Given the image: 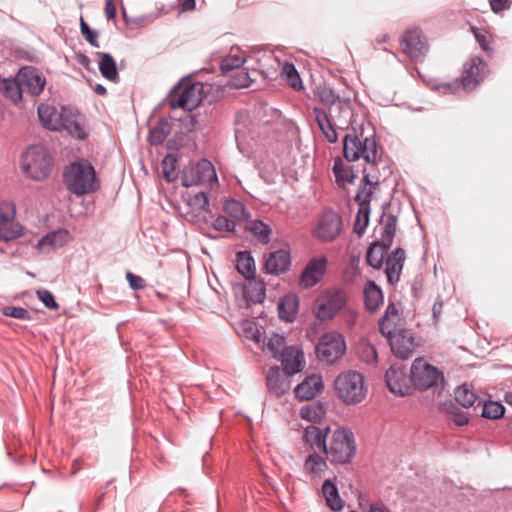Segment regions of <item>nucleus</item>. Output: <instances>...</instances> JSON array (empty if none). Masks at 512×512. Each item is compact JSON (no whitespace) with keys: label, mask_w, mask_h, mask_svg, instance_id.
Returning a JSON list of instances; mask_svg holds the SVG:
<instances>
[{"label":"nucleus","mask_w":512,"mask_h":512,"mask_svg":"<svg viewBox=\"0 0 512 512\" xmlns=\"http://www.w3.org/2000/svg\"><path fill=\"white\" fill-rule=\"evenodd\" d=\"M287 374L283 373L279 367H270L266 376L267 388L271 395L280 398L288 392L291 386Z\"/></svg>","instance_id":"obj_24"},{"label":"nucleus","mask_w":512,"mask_h":512,"mask_svg":"<svg viewBox=\"0 0 512 512\" xmlns=\"http://www.w3.org/2000/svg\"><path fill=\"white\" fill-rule=\"evenodd\" d=\"M283 367V373L288 376L299 373L303 368V352L295 346L285 347L279 358Z\"/></svg>","instance_id":"obj_28"},{"label":"nucleus","mask_w":512,"mask_h":512,"mask_svg":"<svg viewBox=\"0 0 512 512\" xmlns=\"http://www.w3.org/2000/svg\"><path fill=\"white\" fill-rule=\"evenodd\" d=\"M315 122L321 131L325 140L329 143H336L338 141V133L336 126L339 128L335 118L331 116L324 108L315 106L312 109Z\"/></svg>","instance_id":"obj_22"},{"label":"nucleus","mask_w":512,"mask_h":512,"mask_svg":"<svg viewBox=\"0 0 512 512\" xmlns=\"http://www.w3.org/2000/svg\"><path fill=\"white\" fill-rule=\"evenodd\" d=\"M186 205L189 210L184 213V218L189 222H198L199 217L203 213L210 211L209 197L207 193L203 191L190 195L186 201Z\"/></svg>","instance_id":"obj_23"},{"label":"nucleus","mask_w":512,"mask_h":512,"mask_svg":"<svg viewBox=\"0 0 512 512\" xmlns=\"http://www.w3.org/2000/svg\"><path fill=\"white\" fill-rule=\"evenodd\" d=\"M181 181L184 187L201 185L212 188L218 183V178L212 162L201 159L195 165L183 169Z\"/></svg>","instance_id":"obj_11"},{"label":"nucleus","mask_w":512,"mask_h":512,"mask_svg":"<svg viewBox=\"0 0 512 512\" xmlns=\"http://www.w3.org/2000/svg\"><path fill=\"white\" fill-rule=\"evenodd\" d=\"M343 155L348 162L363 159V181L377 186L392 173L386 161L377 158V143L373 136L363 137L356 133H348L343 139Z\"/></svg>","instance_id":"obj_1"},{"label":"nucleus","mask_w":512,"mask_h":512,"mask_svg":"<svg viewBox=\"0 0 512 512\" xmlns=\"http://www.w3.org/2000/svg\"><path fill=\"white\" fill-rule=\"evenodd\" d=\"M251 79L248 72L237 71L235 75H232L231 86L234 88H244L250 85Z\"/></svg>","instance_id":"obj_58"},{"label":"nucleus","mask_w":512,"mask_h":512,"mask_svg":"<svg viewBox=\"0 0 512 512\" xmlns=\"http://www.w3.org/2000/svg\"><path fill=\"white\" fill-rule=\"evenodd\" d=\"M327 469L326 460L318 452H311L303 463V472L312 480L320 479Z\"/></svg>","instance_id":"obj_30"},{"label":"nucleus","mask_w":512,"mask_h":512,"mask_svg":"<svg viewBox=\"0 0 512 512\" xmlns=\"http://www.w3.org/2000/svg\"><path fill=\"white\" fill-rule=\"evenodd\" d=\"M282 75L287 85L296 91L303 89V83L295 66L291 63H285L282 68Z\"/></svg>","instance_id":"obj_48"},{"label":"nucleus","mask_w":512,"mask_h":512,"mask_svg":"<svg viewBox=\"0 0 512 512\" xmlns=\"http://www.w3.org/2000/svg\"><path fill=\"white\" fill-rule=\"evenodd\" d=\"M2 314L20 320H31L30 312L23 307L6 306L2 309Z\"/></svg>","instance_id":"obj_56"},{"label":"nucleus","mask_w":512,"mask_h":512,"mask_svg":"<svg viewBox=\"0 0 512 512\" xmlns=\"http://www.w3.org/2000/svg\"><path fill=\"white\" fill-rule=\"evenodd\" d=\"M37 297L45 305V307L53 310L58 308V303L50 291L45 289L38 290Z\"/></svg>","instance_id":"obj_59"},{"label":"nucleus","mask_w":512,"mask_h":512,"mask_svg":"<svg viewBox=\"0 0 512 512\" xmlns=\"http://www.w3.org/2000/svg\"><path fill=\"white\" fill-rule=\"evenodd\" d=\"M486 63L479 57L472 58L464 65L460 82L463 89L471 91L483 81L486 71Z\"/></svg>","instance_id":"obj_17"},{"label":"nucleus","mask_w":512,"mask_h":512,"mask_svg":"<svg viewBox=\"0 0 512 512\" xmlns=\"http://www.w3.org/2000/svg\"><path fill=\"white\" fill-rule=\"evenodd\" d=\"M15 205L0 202V240L11 241L23 235V227L14 223Z\"/></svg>","instance_id":"obj_16"},{"label":"nucleus","mask_w":512,"mask_h":512,"mask_svg":"<svg viewBox=\"0 0 512 512\" xmlns=\"http://www.w3.org/2000/svg\"><path fill=\"white\" fill-rule=\"evenodd\" d=\"M346 352L344 337L335 332L322 335L316 346L317 358L326 364H333Z\"/></svg>","instance_id":"obj_12"},{"label":"nucleus","mask_w":512,"mask_h":512,"mask_svg":"<svg viewBox=\"0 0 512 512\" xmlns=\"http://www.w3.org/2000/svg\"><path fill=\"white\" fill-rule=\"evenodd\" d=\"M0 92L13 104L21 102L23 91L18 75L15 78L2 79L0 81Z\"/></svg>","instance_id":"obj_33"},{"label":"nucleus","mask_w":512,"mask_h":512,"mask_svg":"<svg viewBox=\"0 0 512 512\" xmlns=\"http://www.w3.org/2000/svg\"><path fill=\"white\" fill-rule=\"evenodd\" d=\"M245 63V58L239 54H229L224 57L220 63L222 73L226 74L235 69H239Z\"/></svg>","instance_id":"obj_52"},{"label":"nucleus","mask_w":512,"mask_h":512,"mask_svg":"<svg viewBox=\"0 0 512 512\" xmlns=\"http://www.w3.org/2000/svg\"><path fill=\"white\" fill-rule=\"evenodd\" d=\"M507 2L508 0H491L490 6L495 13H498L505 8Z\"/></svg>","instance_id":"obj_64"},{"label":"nucleus","mask_w":512,"mask_h":512,"mask_svg":"<svg viewBox=\"0 0 512 512\" xmlns=\"http://www.w3.org/2000/svg\"><path fill=\"white\" fill-rule=\"evenodd\" d=\"M410 381L420 391L432 390L433 393L441 394L445 388L443 371L422 358L413 361Z\"/></svg>","instance_id":"obj_5"},{"label":"nucleus","mask_w":512,"mask_h":512,"mask_svg":"<svg viewBox=\"0 0 512 512\" xmlns=\"http://www.w3.org/2000/svg\"><path fill=\"white\" fill-rule=\"evenodd\" d=\"M405 259V250L400 247L393 250L387 256L385 273L387 276V280L391 285H394L399 282Z\"/></svg>","instance_id":"obj_27"},{"label":"nucleus","mask_w":512,"mask_h":512,"mask_svg":"<svg viewBox=\"0 0 512 512\" xmlns=\"http://www.w3.org/2000/svg\"><path fill=\"white\" fill-rule=\"evenodd\" d=\"M342 218L334 210H325L318 219L313 235L323 243L333 242L341 233Z\"/></svg>","instance_id":"obj_13"},{"label":"nucleus","mask_w":512,"mask_h":512,"mask_svg":"<svg viewBox=\"0 0 512 512\" xmlns=\"http://www.w3.org/2000/svg\"><path fill=\"white\" fill-rule=\"evenodd\" d=\"M51 153L42 145L29 146L20 156V169L26 178L34 181L47 179L53 170Z\"/></svg>","instance_id":"obj_3"},{"label":"nucleus","mask_w":512,"mask_h":512,"mask_svg":"<svg viewBox=\"0 0 512 512\" xmlns=\"http://www.w3.org/2000/svg\"><path fill=\"white\" fill-rule=\"evenodd\" d=\"M315 97L328 108V113L335 118L339 129L347 128L351 123L353 111L349 99H342L333 88L319 84L314 89Z\"/></svg>","instance_id":"obj_4"},{"label":"nucleus","mask_w":512,"mask_h":512,"mask_svg":"<svg viewBox=\"0 0 512 512\" xmlns=\"http://www.w3.org/2000/svg\"><path fill=\"white\" fill-rule=\"evenodd\" d=\"M471 30L474 34V37H475L477 43L480 45V47L485 52H489L491 49H490L489 41L487 40L485 31H483L477 27H474V26L471 27Z\"/></svg>","instance_id":"obj_60"},{"label":"nucleus","mask_w":512,"mask_h":512,"mask_svg":"<svg viewBox=\"0 0 512 512\" xmlns=\"http://www.w3.org/2000/svg\"><path fill=\"white\" fill-rule=\"evenodd\" d=\"M236 268L237 271L245 278L250 279L255 277L256 267L255 261L249 251H239L236 254Z\"/></svg>","instance_id":"obj_37"},{"label":"nucleus","mask_w":512,"mask_h":512,"mask_svg":"<svg viewBox=\"0 0 512 512\" xmlns=\"http://www.w3.org/2000/svg\"><path fill=\"white\" fill-rule=\"evenodd\" d=\"M212 226L215 230L220 232H233L235 230L236 224L234 220L219 215L213 220Z\"/></svg>","instance_id":"obj_57"},{"label":"nucleus","mask_w":512,"mask_h":512,"mask_svg":"<svg viewBox=\"0 0 512 512\" xmlns=\"http://www.w3.org/2000/svg\"><path fill=\"white\" fill-rule=\"evenodd\" d=\"M291 265V254L288 248H282L264 256L265 272L280 275L287 272Z\"/></svg>","instance_id":"obj_21"},{"label":"nucleus","mask_w":512,"mask_h":512,"mask_svg":"<svg viewBox=\"0 0 512 512\" xmlns=\"http://www.w3.org/2000/svg\"><path fill=\"white\" fill-rule=\"evenodd\" d=\"M299 308L298 297L294 294H288L280 298L278 303V313L282 320L292 322L295 320Z\"/></svg>","instance_id":"obj_32"},{"label":"nucleus","mask_w":512,"mask_h":512,"mask_svg":"<svg viewBox=\"0 0 512 512\" xmlns=\"http://www.w3.org/2000/svg\"><path fill=\"white\" fill-rule=\"evenodd\" d=\"M443 410L449 415V420L457 426L467 425L469 422V414L465 413L453 402H446Z\"/></svg>","instance_id":"obj_47"},{"label":"nucleus","mask_w":512,"mask_h":512,"mask_svg":"<svg viewBox=\"0 0 512 512\" xmlns=\"http://www.w3.org/2000/svg\"><path fill=\"white\" fill-rule=\"evenodd\" d=\"M356 453L353 432L345 427L337 428L327 443L324 454L334 464L350 463Z\"/></svg>","instance_id":"obj_7"},{"label":"nucleus","mask_w":512,"mask_h":512,"mask_svg":"<svg viewBox=\"0 0 512 512\" xmlns=\"http://www.w3.org/2000/svg\"><path fill=\"white\" fill-rule=\"evenodd\" d=\"M399 318V310L395 303H390L379 321V328L382 334H391L395 329V321Z\"/></svg>","instance_id":"obj_43"},{"label":"nucleus","mask_w":512,"mask_h":512,"mask_svg":"<svg viewBox=\"0 0 512 512\" xmlns=\"http://www.w3.org/2000/svg\"><path fill=\"white\" fill-rule=\"evenodd\" d=\"M330 432V427L326 426L321 429L315 425H308L303 434V441L309 447L311 452L326 451L327 447V434Z\"/></svg>","instance_id":"obj_25"},{"label":"nucleus","mask_w":512,"mask_h":512,"mask_svg":"<svg viewBox=\"0 0 512 512\" xmlns=\"http://www.w3.org/2000/svg\"><path fill=\"white\" fill-rule=\"evenodd\" d=\"M202 89L203 86L200 83L190 81L179 83L169 94L170 108L192 111L202 101Z\"/></svg>","instance_id":"obj_10"},{"label":"nucleus","mask_w":512,"mask_h":512,"mask_svg":"<svg viewBox=\"0 0 512 512\" xmlns=\"http://www.w3.org/2000/svg\"><path fill=\"white\" fill-rule=\"evenodd\" d=\"M74 113L71 109H67L65 117L62 119L61 130L67 131V133L75 139L84 140L88 133L84 126L74 118Z\"/></svg>","instance_id":"obj_35"},{"label":"nucleus","mask_w":512,"mask_h":512,"mask_svg":"<svg viewBox=\"0 0 512 512\" xmlns=\"http://www.w3.org/2000/svg\"><path fill=\"white\" fill-rule=\"evenodd\" d=\"M21 83L23 93L31 96H39L45 87L46 79L34 67L26 66L19 70L17 73Z\"/></svg>","instance_id":"obj_18"},{"label":"nucleus","mask_w":512,"mask_h":512,"mask_svg":"<svg viewBox=\"0 0 512 512\" xmlns=\"http://www.w3.org/2000/svg\"><path fill=\"white\" fill-rule=\"evenodd\" d=\"M284 345L285 338L279 334L274 333L268 338L264 350L271 352L275 359H279L282 353L281 350L284 349Z\"/></svg>","instance_id":"obj_53"},{"label":"nucleus","mask_w":512,"mask_h":512,"mask_svg":"<svg viewBox=\"0 0 512 512\" xmlns=\"http://www.w3.org/2000/svg\"><path fill=\"white\" fill-rule=\"evenodd\" d=\"M347 304V294L342 288L323 291L315 300L313 313L320 321L333 319Z\"/></svg>","instance_id":"obj_9"},{"label":"nucleus","mask_w":512,"mask_h":512,"mask_svg":"<svg viewBox=\"0 0 512 512\" xmlns=\"http://www.w3.org/2000/svg\"><path fill=\"white\" fill-rule=\"evenodd\" d=\"M381 223V239L373 242L369 246L366 255L367 264L377 270L382 268L387 250L392 246L396 232L397 217L393 214L383 212Z\"/></svg>","instance_id":"obj_6"},{"label":"nucleus","mask_w":512,"mask_h":512,"mask_svg":"<svg viewBox=\"0 0 512 512\" xmlns=\"http://www.w3.org/2000/svg\"><path fill=\"white\" fill-rule=\"evenodd\" d=\"M223 210L232 220L243 221L250 216L244 204L236 199L226 200L223 204Z\"/></svg>","instance_id":"obj_45"},{"label":"nucleus","mask_w":512,"mask_h":512,"mask_svg":"<svg viewBox=\"0 0 512 512\" xmlns=\"http://www.w3.org/2000/svg\"><path fill=\"white\" fill-rule=\"evenodd\" d=\"M126 278L129 282L131 289L133 290H140L143 289L145 286L144 279L140 276L133 274L132 272H127Z\"/></svg>","instance_id":"obj_61"},{"label":"nucleus","mask_w":512,"mask_h":512,"mask_svg":"<svg viewBox=\"0 0 512 512\" xmlns=\"http://www.w3.org/2000/svg\"><path fill=\"white\" fill-rule=\"evenodd\" d=\"M80 30L85 38V40L93 47L99 48L98 41V32L90 28V26L84 21L83 18L80 19Z\"/></svg>","instance_id":"obj_54"},{"label":"nucleus","mask_w":512,"mask_h":512,"mask_svg":"<svg viewBox=\"0 0 512 512\" xmlns=\"http://www.w3.org/2000/svg\"><path fill=\"white\" fill-rule=\"evenodd\" d=\"M38 117L42 125L52 131H61L62 119L65 117L67 108L63 107L61 112H58L56 107L48 104H40L38 106Z\"/></svg>","instance_id":"obj_26"},{"label":"nucleus","mask_w":512,"mask_h":512,"mask_svg":"<svg viewBox=\"0 0 512 512\" xmlns=\"http://www.w3.org/2000/svg\"><path fill=\"white\" fill-rule=\"evenodd\" d=\"M171 132V124L166 119H160L150 130L148 141L151 145L162 144Z\"/></svg>","instance_id":"obj_41"},{"label":"nucleus","mask_w":512,"mask_h":512,"mask_svg":"<svg viewBox=\"0 0 512 512\" xmlns=\"http://www.w3.org/2000/svg\"><path fill=\"white\" fill-rule=\"evenodd\" d=\"M389 340L391 350L400 359L406 360L412 357L415 350L414 335L410 330L397 329L391 334H383Z\"/></svg>","instance_id":"obj_15"},{"label":"nucleus","mask_w":512,"mask_h":512,"mask_svg":"<svg viewBox=\"0 0 512 512\" xmlns=\"http://www.w3.org/2000/svg\"><path fill=\"white\" fill-rule=\"evenodd\" d=\"M356 354L360 361L368 365H375L378 361L376 348L365 339H362L357 343Z\"/></svg>","instance_id":"obj_42"},{"label":"nucleus","mask_w":512,"mask_h":512,"mask_svg":"<svg viewBox=\"0 0 512 512\" xmlns=\"http://www.w3.org/2000/svg\"><path fill=\"white\" fill-rule=\"evenodd\" d=\"M104 13L108 20H112L115 18L116 6H115L113 0H105Z\"/></svg>","instance_id":"obj_62"},{"label":"nucleus","mask_w":512,"mask_h":512,"mask_svg":"<svg viewBox=\"0 0 512 512\" xmlns=\"http://www.w3.org/2000/svg\"><path fill=\"white\" fill-rule=\"evenodd\" d=\"M96 55L100 58L99 71L101 75L111 82H119L117 65L113 56L107 52H97Z\"/></svg>","instance_id":"obj_34"},{"label":"nucleus","mask_w":512,"mask_h":512,"mask_svg":"<svg viewBox=\"0 0 512 512\" xmlns=\"http://www.w3.org/2000/svg\"><path fill=\"white\" fill-rule=\"evenodd\" d=\"M327 263L328 261L325 256L315 257L309 260L300 275V285L303 288H311L318 284L326 272Z\"/></svg>","instance_id":"obj_20"},{"label":"nucleus","mask_w":512,"mask_h":512,"mask_svg":"<svg viewBox=\"0 0 512 512\" xmlns=\"http://www.w3.org/2000/svg\"><path fill=\"white\" fill-rule=\"evenodd\" d=\"M335 390L344 403L354 405L365 399L368 386L362 374L356 371H347L339 374L336 378Z\"/></svg>","instance_id":"obj_8"},{"label":"nucleus","mask_w":512,"mask_h":512,"mask_svg":"<svg viewBox=\"0 0 512 512\" xmlns=\"http://www.w3.org/2000/svg\"><path fill=\"white\" fill-rule=\"evenodd\" d=\"M443 308V301L440 299H437L433 305L432 312H433V318L435 321H438Z\"/></svg>","instance_id":"obj_63"},{"label":"nucleus","mask_w":512,"mask_h":512,"mask_svg":"<svg viewBox=\"0 0 512 512\" xmlns=\"http://www.w3.org/2000/svg\"><path fill=\"white\" fill-rule=\"evenodd\" d=\"M324 414V407L319 402L305 405L300 409V416L310 422L320 421Z\"/></svg>","instance_id":"obj_50"},{"label":"nucleus","mask_w":512,"mask_h":512,"mask_svg":"<svg viewBox=\"0 0 512 512\" xmlns=\"http://www.w3.org/2000/svg\"><path fill=\"white\" fill-rule=\"evenodd\" d=\"M370 204L369 199L359 202V208L354 222L353 230L358 236H362L369 224Z\"/></svg>","instance_id":"obj_40"},{"label":"nucleus","mask_w":512,"mask_h":512,"mask_svg":"<svg viewBox=\"0 0 512 512\" xmlns=\"http://www.w3.org/2000/svg\"><path fill=\"white\" fill-rule=\"evenodd\" d=\"M248 282L244 286V297L253 303H261L266 296L265 283L261 280H256L255 277L246 279Z\"/></svg>","instance_id":"obj_36"},{"label":"nucleus","mask_w":512,"mask_h":512,"mask_svg":"<svg viewBox=\"0 0 512 512\" xmlns=\"http://www.w3.org/2000/svg\"><path fill=\"white\" fill-rule=\"evenodd\" d=\"M176 163V158L171 155H167L162 161L163 176L167 182H172L176 178Z\"/></svg>","instance_id":"obj_55"},{"label":"nucleus","mask_w":512,"mask_h":512,"mask_svg":"<svg viewBox=\"0 0 512 512\" xmlns=\"http://www.w3.org/2000/svg\"><path fill=\"white\" fill-rule=\"evenodd\" d=\"M363 293L366 309L371 313L375 312L384 300L381 288L374 281H368Z\"/></svg>","instance_id":"obj_31"},{"label":"nucleus","mask_w":512,"mask_h":512,"mask_svg":"<svg viewBox=\"0 0 512 512\" xmlns=\"http://www.w3.org/2000/svg\"><path fill=\"white\" fill-rule=\"evenodd\" d=\"M66 188L76 196L95 192L100 187L95 168L87 159L70 163L63 172Z\"/></svg>","instance_id":"obj_2"},{"label":"nucleus","mask_w":512,"mask_h":512,"mask_svg":"<svg viewBox=\"0 0 512 512\" xmlns=\"http://www.w3.org/2000/svg\"><path fill=\"white\" fill-rule=\"evenodd\" d=\"M505 407L496 401H483L481 416L487 419H500L504 416Z\"/></svg>","instance_id":"obj_51"},{"label":"nucleus","mask_w":512,"mask_h":512,"mask_svg":"<svg viewBox=\"0 0 512 512\" xmlns=\"http://www.w3.org/2000/svg\"><path fill=\"white\" fill-rule=\"evenodd\" d=\"M385 382L389 391L397 396H405L410 392V378L404 366L391 365L386 371Z\"/></svg>","instance_id":"obj_19"},{"label":"nucleus","mask_w":512,"mask_h":512,"mask_svg":"<svg viewBox=\"0 0 512 512\" xmlns=\"http://www.w3.org/2000/svg\"><path fill=\"white\" fill-rule=\"evenodd\" d=\"M400 46L413 61H421L428 51L427 42L418 28L407 29L400 41Z\"/></svg>","instance_id":"obj_14"},{"label":"nucleus","mask_w":512,"mask_h":512,"mask_svg":"<svg viewBox=\"0 0 512 512\" xmlns=\"http://www.w3.org/2000/svg\"><path fill=\"white\" fill-rule=\"evenodd\" d=\"M247 229L259 243L266 245L270 242L272 229L268 224L264 223L263 221H251Z\"/></svg>","instance_id":"obj_44"},{"label":"nucleus","mask_w":512,"mask_h":512,"mask_svg":"<svg viewBox=\"0 0 512 512\" xmlns=\"http://www.w3.org/2000/svg\"><path fill=\"white\" fill-rule=\"evenodd\" d=\"M322 495L331 510L340 511L343 508V500L339 495L338 488L331 480L324 481Z\"/></svg>","instance_id":"obj_38"},{"label":"nucleus","mask_w":512,"mask_h":512,"mask_svg":"<svg viewBox=\"0 0 512 512\" xmlns=\"http://www.w3.org/2000/svg\"><path fill=\"white\" fill-rule=\"evenodd\" d=\"M455 400L463 408L472 407L477 401L478 405L482 403L479 396L473 391L472 386L464 383L455 390Z\"/></svg>","instance_id":"obj_39"},{"label":"nucleus","mask_w":512,"mask_h":512,"mask_svg":"<svg viewBox=\"0 0 512 512\" xmlns=\"http://www.w3.org/2000/svg\"><path fill=\"white\" fill-rule=\"evenodd\" d=\"M333 173L337 183H352L355 175L351 168H345L341 157H336L333 164Z\"/></svg>","instance_id":"obj_49"},{"label":"nucleus","mask_w":512,"mask_h":512,"mask_svg":"<svg viewBox=\"0 0 512 512\" xmlns=\"http://www.w3.org/2000/svg\"><path fill=\"white\" fill-rule=\"evenodd\" d=\"M322 389V378L318 375H311L295 387L294 393L298 399L310 400L320 393Z\"/></svg>","instance_id":"obj_29"},{"label":"nucleus","mask_w":512,"mask_h":512,"mask_svg":"<svg viewBox=\"0 0 512 512\" xmlns=\"http://www.w3.org/2000/svg\"><path fill=\"white\" fill-rule=\"evenodd\" d=\"M68 237V232L63 229H59L52 233H48L42 239L39 240L38 246L40 248H50L54 249L56 247H61L64 245Z\"/></svg>","instance_id":"obj_46"}]
</instances>
